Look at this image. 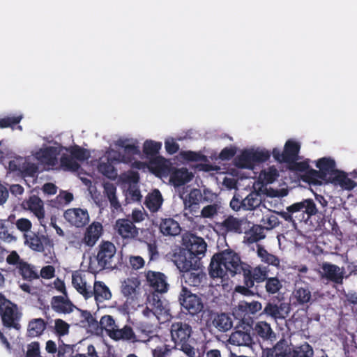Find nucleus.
I'll return each instance as SVG.
<instances>
[{"instance_id": "nucleus-19", "label": "nucleus", "mask_w": 357, "mask_h": 357, "mask_svg": "<svg viewBox=\"0 0 357 357\" xmlns=\"http://www.w3.org/2000/svg\"><path fill=\"white\" fill-rule=\"evenodd\" d=\"M102 226L101 223L93 222L86 228L82 243L89 248L93 247L102 235Z\"/></svg>"}, {"instance_id": "nucleus-43", "label": "nucleus", "mask_w": 357, "mask_h": 357, "mask_svg": "<svg viewBox=\"0 0 357 357\" xmlns=\"http://www.w3.org/2000/svg\"><path fill=\"white\" fill-rule=\"evenodd\" d=\"M202 197L199 190L194 189L190 191L184 199L185 208H188L191 212L199 208V200Z\"/></svg>"}, {"instance_id": "nucleus-45", "label": "nucleus", "mask_w": 357, "mask_h": 357, "mask_svg": "<svg viewBox=\"0 0 357 357\" xmlns=\"http://www.w3.org/2000/svg\"><path fill=\"white\" fill-rule=\"evenodd\" d=\"M314 351L311 345L307 342L300 345L299 347H295L289 357H313Z\"/></svg>"}, {"instance_id": "nucleus-46", "label": "nucleus", "mask_w": 357, "mask_h": 357, "mask_svg": "<svg viewBox=\"0 0 357 357\" xmlns=\"http://www.w3.org/2000/svg\"><path fill=\"white\" fill-rule=\"evenodd\" d=\"M99 324L102 330H105L107 335L110 337L111 331H114L117 325L115 320L111 315H104L101 317Z\"/></svg>"}, {"instance_id": "nucleus-34", "label": "nucleus", "mask_w": 357, "mask_h": 357, "mask_svg": "<svg viewBox=\"0 0 357 357\" xmlns=\"http://www.w3.org/2000/svg\"><path fill=\"white\" fill-rule=\"evenodd\" d=\"M303 180L310 185H321L323 183L328 184V178L320 170L309 169L304 174Z\"/></svg>"}, {"instance_id": "nucleus-53", "label": "nucleus", "mask_w": 357, "mask_h": 357, "mask_svg": "<svg viewBox=\"0 0 357 357\" xmlns=\"http://www.w3.org/2000/svg\"><path fill=\"white\" fill-rule=\"evenodd\" d=\"M70 325L61 319H56L54 320V333L59 336L62 337L66 335L69 333Z\"/></svg>"}, {"instance_id": "nucleus-24", "label": "nucleus", "mask_w": 357, "mask_h": 357, "mask_svg": "<svg viewBox=\"0 0 357 357\" xmlns=\"http://www.w3.org/2000/svg\"><path fill=\"white\" fill-rule=\"evenodd\" d=\"M294 304L298 305H307L312 301V293L307 284L296 285L293 293Z\"/></svg>"}, {"instance_id": "nucleus-20", "label": "nucleus", "mask_w": 357, "mask_h": 357, "mask_svg": "<svg viewBox=\"0 0 357 357\" xmlns=\"http://www.w3.org/2000/svg\"><path fill=\"white\" fill-rule=\"evenodd\" d=\"M24 208L29 210L41 221L45 218V209L43 200L36 195H31L22 203Z\"/></svg>"}, {"instance_id": "nucleus-39", "label": "nucleus", "mask_w": 357, "mask_h": 357, "mask_svg": "<svg viewBox=\"0 0 357 357\" xmlns=\"http://www.w3.org/2000/svg\"><path fill=\"white\" fill-rule=\"evenodd\" d=\"M316 167L326 176L328 179L337 170L335 160L331 158L324 157L319 159L317 161Z\"/></svg>"}, {"instance_id": "nucleus-12", "label": "nucleus", "mask_w": 357, "mask_h": 357, "mask_svg": "<svg viewBox=\"0 0 357 357\" xmlns=\"http://www.w3.org/2000/svg\"><path fill=\"white\" fill-rule=\"evenodd\" d=\"M161 146V142H157L153 140H146L143 145V152L144 155L150 160V162L152 165L158 168H161L165 163V159L164 158L157 156Z\"/></svg>"}, {"instance_id": "nucleus-26", "label": "nucleus", "mask_w": 357, "mask_h": 357, "mask_svg": "<svg viewBox=\"0 0 357 357\" xmlns=\"http://www.w3.org/2000/svg\"><path fill=\"white\" fill-rule=\"evenodd\" d=\"M159 230L167 236H175L180 234L181 228L179 223L172 218H162L159 225Z\"/></svg>"}, {"instance_id": "nucleus-15", "label": "nucleus", "mask_w": 357, "mask_h": 357, "mask_svg": "<svg viewBox=\"0 0 357 357\" xmlns=\"http://www.w3.org/2000/svg\"><path fill=\"white\" fill-rule=\"evenodd\" d=\"M322 277L333 283L342 284L344 278V268L329 262H324L321 266Z\"/></svg>"}, {"instance_id": "nucleus-14", "label": "nucleus", "mask_w": 357, "mask_h": 357, "mask_svg": "<svg viewBox=\"0 0 357 357\" xmlns=\"http://www.w3.org/2000/svg\"><path fill=\"white\" fill-rule=\"evenodd\" d=\"M182 278L187 285L198 289L203 287L207 280L206 274L200 268V266L183 273Z\"/></svg>"}, {"instance_id": "nucleus-35", "label": "nucleus", "mask_w": 357, "mask_h": 357, "mask_svg": "<svg viewBox=\"0 0 357 357\" xmlns=\"http://www.w3.org/2000/svg\"><path fill=\"white\" fill-rule=\"evenodd\" d=\"M163 202L162 195L159 190L155 189L146 197L144 204L150 211L157 212L161 207Z\"/></svg>"}, {"instance_id": "nucleus-42", "label": "nucleus", "mask_w": 357, "mask_h": 357, "mask_svg": "<svg viewBox=\"0 0 357 357\" xmlns=\"http://www.w3.org/2000/svg\"><path fill=\"white\" fill-rule=\"evenodd\" d=\"M18 273L24 280L31 281L39 278V274L35 267L26 261L21 262L18 266Z\"/></svg>"}, {"instance_id": "nucleus-49", "label": "nucleus", "mask_w": 357, "mask_h": 357, "mask_svg": "<svg viewBox=\"0 0 357 357\" xmlns=\"http://www.w3.org/2000/svg\"><path fill=\"white\" fill-rule=\"evenodd\" d=\"M279 174L274 167H269L267 170L262 171L259 174V178L266 184L273 183L278 177Z\"/></svg>"}, {"instance_id": "nucleus-9", "label": "nucleus", "mask_w": 357, "mask_h": 357, "mask_svg": "<svg viewBox=\"0 0 357 357\" xmlns=\"http://www.w3.org/2000/svg\"><path fill=\"white\" fill-rule=\"evenodd\" d=\"M24 244L31 250L43 252L45 248H53V241L47 236L39 231H30L29 234L23 235Z\"/></svg>"}, {"instance_id": "nucleus-25", "label": "nucleus", "mask_w": 357, "mask_h": 357, "mask_svg": "<svg viewBox=\"0 0 357 357\" xmlns=\"http://www.w3.org/2000/svg\"><path fill=\"white\" fill-rule=\"evenodd\" d=\"M200 259L201 257H195L190 255L188 257L185 255H179L175 259V264L180 271L185 273L197 266H200Z\"/></svg>"}, {"instance_id": "nucleus-22", "label": "nucleus", "mask_w": 357, "mask_h": 357, "mask_svg": "<svg viewBox=\"0 0 357 357\" xmlns=\"http://www.w3.org/2000/svg\"><path fill=\"white\" fill-rule=\"evenodd\" d=\"M243 275L246 278L247 275L251 280L255 282L261 283L267 280L268 278L269 268L268 266H258L252 268L250 265L247 264V268H245Z\"/></svg>"}, {"instance_id": "nucleus-60", "label": "nucleus", "mask_w": 357, "mask_h": 357, "mask_svg": "<svg viewBox=\"0 0 357 357\" xmlns=\"http://www.w3.org/2000/svg\"><path fill=\"white\" fill-rule=\"evenodd\" d=\"M15 226L20 231L24 234V235L29 234V233L31 231V229L32 227V223L27 218H21L17 219L15 222Z\"/></svg>"}, {"instance_id": "nucleus-37", "label": "nucleus", "mask_w": 357, "mask_h": 357, "mask_svg": "<svg viewBox=\"0 0 357 357\" xmlns=\"http://www.w3.org/2000/svg\"><path fill=\"white\" fill-rule=\"evenodd\" d=\"M301 146L297 142L289 139L286 142L284 147V158L286 163L298 160Z\"/></svg>"}, {"instance_id": "nucleus-55", "label": "nucleus", "mask_w": 357, "mask_h": 357, "mask_svg": "<svg viewBox=\"0 0 357 357\" xmlns=\"http://www.w3.org/2000/svg\"><path fill=\"white\" fill-rule=\"evenodd\" d=\"M241 204L248 210H252L259 206L260 200L258 199L257 194L250 193L242 201Z\"/></svg>"}, {"instance_id": "nucleus-32", "label": "nucleus", "mask_w": 357, "mask_h": 357, "mask_svg": "<svg viewBox=\"0 0 357 357\" xmlns=\"http://www.w3.org/2000/svg\"><path fill=\"white\" fill-rule=\"evenodd\" d=\"M243 233L245 234V241L248 243H257L266 236L264 227L259 225H250L248 229H244Z\"/></svg>"}, {"instance_id": "nucleus-54", "label": "nucleus", "mask_w": 357, "mask_h": 357, "mask_svg": "<svg viewBox=\"0 0 357 357\" xmlns=\"http://www.w3.org/2000/svg\"><path fill=\"white\" fill-rule=\"evenodd\" d=\"M243 282L244 286H236L235 291L244 296L253 295V292L250 289L254 287L252 280H251L248 276L246 278L243 277Z\"/></svg>"}, {"instance_id": "nucleus-58", "label": "nucleus", "mask_w": 357, "mask_h": 357, "mask_svg": "<svg viewBox=\"0 0 357 357\" xmlns=\"http://www.w3.org/2000/svg\"><path fill=\"white\" fill-rule=\"evenodd\" d=\"M261 222L265 225L264 229H272L280 225V221L275 214H270L264 216Z\"/></svg>"}, {"instance_id": "nucleus-6", "label": "nucleus", "mask_w": 357, "mask_h": 357, "mask_svg": "<svg viewBox=\"0 0 357 357\" xmlns=\"http://www.w3.org/2000/svg\"><path fill=\"white\" fill-rule=\"evenodd\" d=\"M178 301L186 313L192 316L198 314L204 309L202 298L196 294L192 293L185 286H182L178 295Z\"/></svg>"}, {"instance_id": "nucleus-56", "label": "nucleus", "mask_w": 357, "mask_h": 357, "mask_svg": "<svg viewBox=\"0 0 357 357\" xmlns=\"http://www.w3.org/2000/svg\"><path fill=\"white\" fill-rule=\"evenodd\" d=\"M24 357H43L40 353V344L38 341H33L26 345Z\"/></svg>"}, {"instance_id": "nucleus-28", "label": "nucleus", "mask_w": 357, "mask_h": 357, "mask_svg": "<svg viewBox=\"0 0 357 357\" xmlns=\"http://www.w3.org/2000/svg\"><path fill=\"white\" fill-rule=\"evenodd\" d=\"M110 338L115 341L123 340L135 342L137 336L130 326L125 325L122 328L117 326L114 331H111Z\"/></svg>"}, {"instance_id": "nucleus-13", "label": "nucleus", "mask_w": 357, "mask_h": 357, "mask_svg": "<svg viewBox=\"0 0 357 357\" xmlns=\"http://www.w3.org/2000/svg\"><path fill=\"white\" fill-rule=\"evenodd\" d=\"M64 218L76 227H83L89 222V215L87 210L79 208H73L66 210L63 214Z\"/></svg>"}, {"instance_id": "nucleus-57", "label": "nucleus", "mask_w": 357, "mask_h": 357, "mask_svg": "<svg viewBox=\"0 0 357 357\" xmlns=\"http://www.w3.org/2000/svg\"><path fill=\"white\" fill-rule=\"evenodd\" d=\"M220 208V205L218 203H213L204 206L201 211V215L204 218H212L218 214Z\"/></svg>"}, {"instance_id": "nucleus-40", "label": "nucleus", "mask_w": 357, "mask_h": 357, "mask_svg": "<svg viewBox=\"0 0 357 357\" xmlns=\"http://www.w3.org/2000/svg\"><path fill=\"white\" fill-rule=\"evenodd\" d=\"M212 324L221 332H226L230 330L233 326L231 317L225 313L215 314Z\"/></svg>"}, {"instance_id": "nucleus-36", "label": "nucleus", "mask_w": 357, "mask_h": 357, "mask_svg": "<svg viewBox=\"0 0 357 357\" xmlns=\"http://www.w3.org/2000/svg\"><path fill=\"white\" fill-rule=\"evenodd\" d=\"M58 154L56 147L48 146L38 153V158L45 165L54 166L57 162Z\"/></svg>"}, {"instance_id": "nucleus-3", "label": "nucleus", "mask_w": 357, "mask_h": 357, "mask_svg": "<svg viewBox=\"0 0 357 357\" xmlns=\"http://www.w3.org/2000/svg\"><path fill=\"white\" fill-rule=\"evenodd\" d=\"M318 213V209L314 202L312 199H305L301 202L294 203L287 207V211L278 212L282 218L284 220L293 222L294 218L300 221L307 222L312 216Z\"/></svg>"}, {"instance_id": "nucleus-2", "label": "nucleus", "mask_w": 357, "mask_h": 357, "mask_svg": "<svg viewBox=\"0 0 357 357\" xmlns=\"http://www.w3.org/2000/svg\"><path fill=\"white\" fill-rule=\"evenodd\" d=\"M171 340L188 357H196V351L189 341L193 333L192 328L185 321H174L170 326Z\"/></svg>"}, {"instance_id": "nucleus-18", "label": "nucleus", "mask_w": 357, "mask_h": 357, "mask_svg": "<svg viewBox=\"0 0 357 357\" xmlns=\"http://www.w3.org/2000/svg\"><path fill=\"white\" fill-rule=\"evenodd\" d=\"M290 354L291 348L289 342L282 338L272 348L264 350L262 357H289Z\"/></svg>"}, {"instance_id": "nucleus-59", "label": "nucleus", "mask_w": 357, "mask_h": 357, "mask_svg": "<svg viewBox=\"0 0 357 357\" xmlns=\"http://www.w3.org/2000/svg\"><path fill=\"white\" fill-rule=\"evenodd\" d=\"M287 164L289 169L291 171L305 172V174L310 169L309 162L307 160L301 162L294 160V162H289Z\"/></svg>"}, {"instance_id": "nucleus-5", "label": "nucleus", "mask_w": 357, "mask_h": 357, "mask_svg": "<svg viewBox=\"0 0 357 357\" xmlns=\"http://www.w3.org/2000/svg\"><path fill=\"white\" fill-rule=\"evenodd\" d=\"M116 247L112 242L103 241L100 243L96 257L97 268H99V271L114 269L116 267Z\"/></svg>"}, {"instance_id": "nucleus-11", "label": "nucleus", "mask_w": 357, "mask_h": 357, "mask_svg": "<svg viewBox=\"0 0 357 357\" xmlns=\"http://www.w3.org/2000/svg\"><path fill=\"white\" fill-rule=\"evenodd\" d=\"M146 284L155 292L166 293L169 287L167 276L162 272L147 271L145 272Z\"/></svg>"}, {"instance_id": "nucleus-23", "label": "nucleus", "mask_w": 357, "mask_h": 357, "mask_svg": "<svg viewBox=\"0 0 357 357\" xmlns=\"http://www.w3.org/2000/svg\"><path fill=\"white\" fill-rule=\"evenodd\" d=\"M140 281L137 278H128L121 282V293L127 298V302L135 301Z\"/></svg>"}, {"instance_id": "nucleus-47", "label": "nucleus", "mask_w": 357, "mask_h": 357, "mask_svg": "<svg viewBox=\"0 0 357 357\" xmlns=\"http://www.w3.org/2000/svg\"><path fill=\"white\" fill-rule=\"evenodd\" d=\"M98 171L105 176L110 179H115L117 171L110 162H100L98 166Z\"/></svg>"}, {"instance_id": "nucleus-52", "label": "nucleus", "mask_w": 357, "mask_h": 357, "mask_svg": "<svg viewBox=\"0 0 357 357\" xmlns=\"http://www.w3.org/2000/svg\"><path fill=\"white\" fill-rule=\"evenodd\" d=\"M73 345L63 344L59 346V351L57 357H88L84 354H74V349Z\"/></svg>"}, {"instance_id": "nucleus-51", "label": "nucleus", "mask_w": 357, "mask_h": 357, "mask_svg": "<svg viewBox=\"0 0 357 357\" xmlns=\"http://www.w3.org/2000/svg\"><path fill=\"white\" fill-rule=\"evenodd\" d=\"M70 153L72 158L79 161L87 160L90 158L89 151L87 149L82 148L77 145L72 147Z\"/></svg>"}, {"instance_id": "nucleus-8", "label": "nucleus", "mask_w": 357, "mask_h": 357, "mask_svg": "<svg viewBox=\"0 0 357 357\" xmlns=\"http://www.w3.org/2000/svg\"><path fill=\"white\" fill-rule=\"evenodd\" d=\"M229 342L236 346L251 347L255 343L252 326L243 321V323L231 334Z\"/></svg>"}, {"instance_id": "nucleus-29", "label": "nucleus", "mask_w": 357, "mask_h": 357, "mask_svg": "<svg viewBox=\"0 0 357 357\" xmlns=\"http://www.w3.org/2000/svg\"><path fill=\"white\" fill-rule=\"evenodd\" d=\"M91 297L93 296L98 304L112 298V293L109 287L102 281H96L93 290L91 289Z\"/></svg>"}, {"instance_id": "nucleus-4", "label": "nucleus", "mask_w": 357, "mask_h": 357, "mask_svg": "<svg viewBox=\"0 0 357 357\" xmlns=\"http://www.w3.org/2000/svg\"><path fill=\"white\" fill-rule=\"evenodd\" d=\"M22 314L19 312L17 305L7 299L0 293V316L2 324L6 328L19 329Z\"/></svg>"}, {"instance_id": "nucleus-1", "label": "nucleus", "mask_w": 357, "mask_h": 357, "mask_svg": "<svg viewBox=\"0 0 357 357\" xmlns=\"http://www.w3.org/2000/svg\"><path fill=\"white\" fill-rule=\"evenodd\" d=\"M245 268L247 263L241 261L239 255L231 249H227L212 257L208 271L213 278L227 279L243 274Z\"/></svg>"}, {"instance_id": "nucleus-10", "label": "nucleus", "mask_w": 357, "mask_h": 357, "mask_svg": "<svg viewBox=\"0 0 357 357\" xmlns=\"http://www.w3.org/2000/svg\"><path fill=\"white\" fill-rule=\"evenodd\" d=\"M250 222L245 218H238L232 215L227 217L222 222L216 223L217 227L224 233L242 234L249 228Z\"/></svg>"}, {"instance_id": "nucleus-30", "label": "nucleus", "mask_w": 357, "mask_h": 357, "mask_svg": "<svg viewBox=\"0 0 357 357\" xmlns=\"http://www.w3.org/2000/svg\"><path fill=\"white\" fill-rule=\"evenodd\" d=\"M288 309L289 307L285 303L280 302L278 305L270 301L265 306L263 313L274 319H283L285 317L284 314H287Z\"/></svg>"}, {"instance_id": "nucleus-41", "label": "nucleus", "mask_w": 357, "mask_h": 357, "mask_svg": "<svg viewBox=\"0 0 357 357\" xmlns=\"http://www.w3.org/2000/svg\"><path fill=\"white\" fill-rule=\"evenodd\" d=\"M255 163L252 150H245L235 159V165L238 168L252 169Z\"/></svg>"}, {"instance_id": "nucleus-38", "label": "nucleus", "mask_w": 357, "mask_h": 357, "mask_svg": "<svg viewBox=\"0 0 357 357\" xmlns=\"http://www.w3.org/2000/svg\"><path fill=\"white\" fill-rule=\"evenodd\" d=\"M103 194L109 202L112 209L119 210L121 208V204L116 197V187L114 183L109 182L105 183L103 184Z\"/></svg>"}, {"instance_id": "nucleus-61", "label": "nucleus", "mask_w": 357, "mask_h": 357, "mask_svg": "<svg viewBox=\"0 0 357 357\" xmlns=\"http://www.w3.org/2000/svg\"><path fill=\"white\" fill-rule=\"evenodd\" d=\"M22 119L21 116H5L0 118V128H12L17 125Z\"/></svg>"}, {"instance_id": "nucleus-27", "label": "nucleus", "mask_w": 357, "mask_h": 357, "mask_svg": "<svg viewBox=\"0 0 357 357\" xmlns=\"http://www.w3.org/2000/svg\"><path fill=\"white\" fill-rule=\"evenodd\" d=\"M52 309L58 313H70L73 311L75 306L68 298L62 296H53L51 301Z\"/></svg>"}, {"instance_id": "nucleus-31", "label": "nucleus", "mask_w": 357, "mask_h": 357, "mask_svg": "<svg viewBox=\"0 0 357 357\" xmlns=\"http://www.w3.org/2000/svg\"><path fill=\"white\" fill-rule=\"evenodd\" d=\"M47 322L42 318L31 319L27 326V336L29 337H39L47 328Z\"/></svg>"}, {"instance_id": "nucleus-16", "label": "nucleus", "mask_w": 357, "mask_h": 357, "mask_svg": "<svg viewBox=\"0 0 357 357\" xmlns=\"http://www.w3.org/2000/svg\"><path fill=\"white\" fill-rule=\"evenodd\" d=\"M115 228L117 233L124 239L134 238L138 235V229L134 223L128 219H119Z\"/></svg>"}, {"instance_id": "nucleus-64", "label": "nucleus", "mask_w": 357, "mask_h": 357, "mask_svg": "<svg viewBox=\"0 0 357 357\" xmlns=\"http://www.w3.org/2000/svg\"><path fill=\"white\" fill-rule=\"evenodd\" d=\"M236 153L235 147H225L219 154V158L222 160H228L232 158Z\"/></svg>"}, {"instance_id": "nucleus-17", "label": "nucleus", "mask_w": 357, "mask_h": 357, "mask_svg": "<svg viewBox=\"0 0 357 357\" xmlns=\"http://www.w3.org/2000/svg\"><path fill=\"white\" fill-rule=\"evenodd\" d=\"M255 340L273 342L276 340V334L273 331L271 325L266 321H258L252 327Z\"/></svg>"}, {"instance_id": "nucleus-33", "label": "nucleus", "mask_w": 357, "mask_h": 357, "mask_svg": "<svg viewBox=\"0 0 357 357\" xmlns=\"http://www.w3.org/2000/svg\"><path fill=\"white\" fill-rule=\"evenodd\" d=\"M192 177V174L187 168L182 167L172 172L170 181L175 186L179 187L190 182Z\"/></svg>"}, {"instance_id": "nucleus-21", "label": "nucleus", "mask_w": 357, "mask_h": 357, "mask_svg": "<svg viewBox=\"0 0 357 357\" xmlns=\"http://www.w3.org/2000/svg\"><path fill=\"white\" fill-rule=\"evenodd\" d=\"M328 183H332L335 186H340L342 189L346 190H351L357 183L352 179L349 178L343 171L337 169L332 176L328 179Z\"/></svg>"}, {"instance_id": "nucleus-63", "label": "nucleus", "mask_w": 357, "mask_h": 357, "mask_svg": "<svg viewBox=\"0 0 357 357\" xmlns=\"http://www.w3.org/2000/svg\"><path fill=\"white\" fill-rule=\"evenodd\" d=\"M252 157L254 158L255 163H260L266 162L270 158V153L268 151H253Z\"/></svg>"}, {"instance_id": "nucleus-48", "label": "nucleus", "mask_w": 357, "mask_h": 357, "mask_svg": "<svg viewBox=\"0 0 357 357\" xmlns=\"http://www.w3.org/2000/svg\"><path fill=\"white\" fill-rule=\"evenodd\" d=\"M72 283L77 291L80 293L86 299L91 297V289L86 286V283L82 282L81 278L73 277Z\"/></svg>"}, {"instance_id": "nucleus-62", "label": "nucleus", "mask_w": 357, "mask_h": 357, "mask_svg": "<svg viewBox=\"0 0 357 357\" xmlns=\"http://www.w3.org/2000/svg\"><path fill=\"white\" fill-rule=\"evenodd\" d=\"M181 155L185 160L191 162L204 161L206 160L205 155L192 151H183Z\"/></svg>"}, {"instance_id": "nucleus-44", "label": "nucleus", "mask_w": 357, "mask_h": 357, "mask_svg": "<svg viewBox=\"0 0 357 357\" xmlns=\"http://www.w3.org/2000/svg\"><path fill=\"white\" fill-rule=\"evenodd\" d=\"M262 308V305L260 302L253 301L252 302L241 301L238 303V309L241 312L245 314H255Z\"/></svg>"}, {"instance_id": "nucleus-7", "label": "nucleus", "mask_w": 357, "mask_h": 357, "mask_svg": "<svg viewBox=\"0 0 357 357\" xmlns=\"http://www.w3.org/2000/svg\"><path fill=\"white\" fill-rule=\"evenodd\" d=\"M181 245L184 250L195 257L204 256L207 248V244L202 237L189 231L183 234Z\"/></svg>"}, {"instance_id": "nucleus-50", "label": "nucleus", "mask_w": 357, "mask_h": 357, "mask_svg": "<svg viewBox=\"0 0 357 357\" xmlns=\"http://www.w3.org/2000/svg\"><path fill=\"white\" fill-rule=\"evenodd\" d=\"M282 287L281 281L277 277L268 278L266 280V291L269 294L278 292Z\"/></svg>"}]
</instances>
